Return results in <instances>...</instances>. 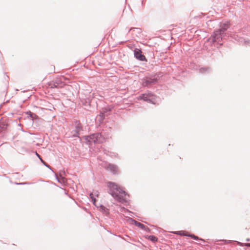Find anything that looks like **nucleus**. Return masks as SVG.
<instances>
[{
  "label": "nucleus",
  "instance_id": "1",
  "mask_svg": "<svg viewBox=\"0 0 250 250\" xmlns=\"http://www.w3.org/2000/svg\"><path fill=\"white\" fill-rule=\"evenodd\" d=\"M107 186L110 188L111 195L115 200L121 203H124L126 201V194L117 184L109 182L107 183Z\"/></svg>",
  "mask_w": 250,
  "mask_h": 250
},
{
  "label": "nucleus",
  "instance_id": "2",
  "mask_svg": "<svg viewBox=\"0 0 250 250\" xmlns=\"http://www.w3.org/2000/svg\"><path fill=\"white\" fill-rule=\"evenodd\" d=\"M229 23L226 22L221 24V28L214 32L213 34L208 39V41L210 43H214L215 42H219L222 40L221 33L224 32L229 27Z\"/></svg>",
  "mask_w": 250,
  "mask_h": 250
},
{
  "label": "nucleus",
  "instance_id": "3",
  "mask_svg": "<svg viewBox=\"0 0 250 250\" xmlns=\"http://www.w3.org/2000/svg\"><path fill=\"white\" fill-rule=\"evenodd\" d=\"M138 100H143L145 101H146L148 103L155 104V96H154L151 93H147L146 94H143L139 97H137Z\"/></svg>",
  "mask_w": 250,
  "mask_h": 250
},
{
  "label": "nucleus",
  "instance_id": "4",
  "mask_svg": "<svg viewBox=\"0 0 250 250\" xmlns=\"http://www.w3.org/2000/svg\"><path fill=\"white\" fill-rule=\"evenodd\" d=\"M157 81V79L155 78H146L143 80L142 84L144 86H148L156 83Z\"/></svg>",
  "mask_w": 250,
  "mask_h": 250
},
{
  "label": "nucleus",
  "instance_id": "5",
  "mask_svg": "<svg viewBox=\"0 0 250 250\" xmlns=\"http://www.w3.org/2000/svg\"><path fill=\"white\" fill-rule=\"evenodd\" d=\"M135 58L141 61H146V59L144 55L142 54V51L139 49H135L134 51Z\"/></svg>",
  "mask_w": 250,
  "mask_h": 250
},
{
  "label": "nucleus",
  "instance_id": "6",
  "mask_svg": "<svg viewBox=\"0 0 250 250\" xmlns=\"http://www.w3.org/2000/svg\"><path fill=\"white\" fill-rule=\"evenodd\" d=\"M107 169L113 172L114 173H116L118 171L117 167L114 165L112 164H109L108 166Z\"/></svg>",
  "mask_w": 250,
  "mask_h": 250
},
{
  "label": "nucleus",
  "instance_id": "7",
  "mask_svg": "<svg viewBox=\"0 0 250 250\" xmlns=\"http://www.w3.org/2000/svg\"><path fill=\"white\" fill-rule=\"evenodd\" d=\"M95 196H97V197L98 196V191H97L93 192L90 194V198L91 199L94 205H96V200L95 197Z\"/></svg>",
  "mask_w": 250,
  "mask_h": 250
},
{
  "label": "nucleus",
  "instance_id": "8",
  "mask_svg": "<svg viewBox=\"0 0 250 250\" xmlns=\"http://www.w3.org/2000/svg\"><path fill=\"white\" fill-rule=\"evenodd\" d=\"M130 221L132 224H134L136 226L142 228V229H145L146 227L144 225H143L139 222H138L134 220H132L131 219H130Z\"/></svg>",
  "mask_w": 250,
  "mask_h": 250
},
{
  "label": "nucleus",
  "instance_id": "9",
  "mask_svg": "<svg viewBox=\"0 0 250 250\" xmlns=\"http://www.w3.org/2000/svg\"><path fill=\"white\" fill-rule=\"evenodd\" d=\"M101 138H102V135L101 134H94L92 135V139H96V140H94V142L97 141L98 142H102V141L99 140V139H100Z\"/></svg>",
  "mask_w": 250,
  "mask_h": 250
},
{
  "label": "nucleus",
  "instance_id": "10",
  "mask_svg": "<svg viewBox=\"0 0 250 250\" xmlns=\"http://www.w3.org/2000/svg\"><path fill=\"white\" fill-rule=\"evenodd\" d=\"M146 238L152 242H155L157 241L158 239L156 237L153 235L147 236Z\"/></svg>",
  "mask_w": 250,
  "mask_h": 250
},
{
  "label": "nucleus",
  "instance_id": "11",
  "mask_svg": "<svg viewBox=\"0 0 250 250\" xmlns=\"http://www.w3.org/2000/svg\"><path fill=\"white\" fill-rule=\"evenodd\" d=\"M176 234H179L180 235H184V236H188L187 233L185 231H178L176 232Z\"/></svg>",
  "mask_w": 250,
  "mask_h": 250
},
{
  "label": "nucleus",
  "instance_id": "12",
  "mask_svg": "<svg viewBox=\"0 0 250 250\" xmlns=\"http://www.w3.org/2000/svg\"><path fill=\"white\" fill-rule=\"evenodd\" d=\"M188 236L191 237L192 238H193V239H194L195 240H198L199 239V238L197 236H195V235H194L193 234H189L188 235Z\"/></svg>",
  "mask_w": 250,
  "mask_h": 250
},
{
  "label": "nucleus",
  "instance_id": "13",
  "mask_svg": "<svg viewBox=\"0 0 250 250\" xmlns=\"http://www.w3.org/2000/svg\"><path fill=\"white\" fill-rule=\"evenodd\" d=\"M246 246L250 247V243H246L245 245Z\"/></svg>",
  "mask_w": 250,
  "mask_h": 250
},
{
  "label": "nucleus",
  "instance_id": "14",
  "mask_svg": "<svg viewBox=\"0 0 250 250\" xmlns=\"http://www.w3.org/2000/svg\"><path fill=\"white\" fill-rule=\"evenodd\" d=\"M37 155H38V156L39 157H40V155H39L37 153Z\"/></svg>",
  "mask_w": 250,
  "mask_h": 250
}]
</instances>
